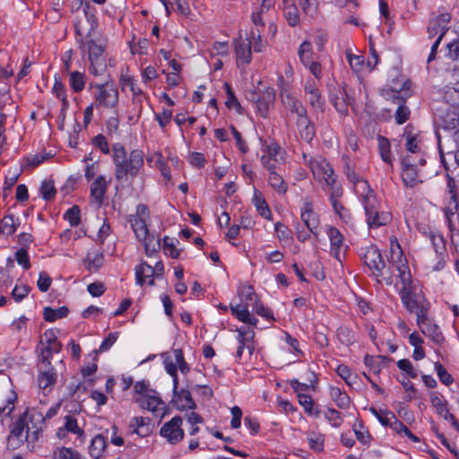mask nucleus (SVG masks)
I'll use <instances>...</instances> for the list:
<instances>
[{"label":"nucleus","mask_w":459,"mask_h":459,"mask_svg":"<svg viewBox=\"0 0 459 459\" xmlns=\"http://www.w3.org/2000/svg\"><path fill=\"white\" fill-rule=\"evenodd\" d=\"M326 233L331 244V254L341 262L342 255H344L347 249L343 236L335 227H329Z\"/></svg>","instance_id":"dca6fc26"},{"label":"nucleus","mask_w":459,"mask_h":459,"mask_svg":"<svg viewBox=\"0 0 459 459\" xmlns=\"http://www.w3.org/2000/svg\"><path fill=\"white\" fill-rule=\"evenodd\" d=\"M274 0H263L256 13L252 14V22L255 26H264V19L266 13L273 6Z\"/></svg>","instance_id":"58836bf2"},{"label":"nucleus","mask_w":459,"mask_h":459,"mask_svg":"<svg viewBox=\"0 0 459 459\" xmlns=\"http://www.w3.org/2000/svg\"><path fill=\"white\" fill-rule=\"evenodd\" d=\"M281 100L284 107L291 113L297 114L298 117L307 116V109L302 102L290 94V91L281 94Z\"/></svg>","instance_id":"393cba45"},{"label":"nucleus","mask_w":459,"mask_h":459,"mask_svg":"<svg viewBox=\"0 0 459 459\" xmlns=\"http://www.w3.org/2000/svg\"><path fill=\"white\" fill-rule=\"evenodd\" d=\"M351 183L353 184L355 193L359 196L360 199L365 195H368L374 192L371 189L368 182L360 177H358Z\"/></svg>","instance_id":"864d4df0"},{"label":"nucleus","mask_w":459,"mask_h":459,"mask_svg":"<svg viewBox=\"0 0 459 459\" xmlns=\"http://www.w3.org/2000/svg\"><path fill=\"white\" fill-rule=\"evenodd\" d=\"M23 420H25V421L29 420V424L33 426V428H42L46 420V416L39 409L32 408L25 412Z\"/></svg>","instance_id":"ea45409f"},{"label":"nucleus","mask_w":459,"mask_h":459,"mask_svg":"<svg viewBox=\"0 0 459 459\" xmlns=\"http://www.w3.org/2000/svg\"><path fill=\"white\" fill-rule=\"evenodd\" d=\"M296 124L300 138L307 143H310L316 134V129L307 115L303 117H298Z\"/></svg>","instance_id":"cd10ccee"},{"label":"nucleus","mask_w":459,"mask_h":459,"mask_svg":"<svg viewBox=\"0 0 459 459\" xmlns=\"http://www.w3.org/2000/svg\"><path fill=\"white\" fill-rule=\"evenodd\" d=\"M450 14L448 13H442L439 14L433 13L428 25L429 38H434L442 34V38L447 30V24L450 21Z\"/></svg>","instance_id":"2eb2a0df"},{"label":"nucleus","mask_w":459,"mask_h":459,"mask_svg":"<svg viewBox=\"0 0 459 459\" xmlns=\"http://www.w3.org/2000/svg\"><path fill=\"white\" fill-rule=\"evenodd\" d=\"M251 45L253 44V48L255 52H263L265 48L266 42L262 39L261 31L259 29L254 30L251 31L250 37Z\"/></svg>","instance_id":"338daca9"},{"label":"nucleus","mask_w":459,"mask_h":459,"mask_svg":"<svg viewBox=\"0 0 459 459\" xmlns=\"http://www.w3.org/2000/svg\"><path fill=\"white\" fill-rule=\"evenodd\" d=\"M106 447L107 440L105 437L102 434H98L91 441L89 454L93 459H100Z\"/></svg>","instance_id":"473e14b6"},{"label":"nucleus","mask_w":459,"mask_h":459,"mask_svg":"<svg viewBox=\"0 0 459 459\" xmlns=\"http://www.w3.org/2000/svg\"><path fill=\"white\" fill-rule=\"evenodd\" d=\"M234 48L237 60V65L244 66L251 63V39L249 38L239 37L234 39Z\"/></svg>","instance_id":"4468645a"},{"label":"nucleus","mask_w":459,"mask_h":459,"mask_svg":"<svg viewBox=\"0 0 459 459\" xmlns=\"http://www.w3.org/2000/svg\"><path fill=\"white\" fill-rule=\"evenodd\" d=\"M366 218L367 223L370 229H377L390 223L392 221V214L389 212L380 211L377 209L367 214Z\"/></svg>","instance_id":"a878e982"},{"label":"nucleus","mask_w":459,"mask_h":459,"mask_svg":"<svg viewBox=\"0 0 459 459\" xmlns=\"http://www.w3.org/2000/svg\"><path fill=\"white\" fill-rule=\"evenodd\" d=\"M377 140L381 159L387 164L392 165L393 158L391 154L389 141L383 136H378Z\"/></svg>","instance_id":"8fccbe9b"},{"label":"nucleus","mask_w":459,"mask_h":459,"mask_svg":"<svg viewBox=\"0 0 459 459\" xmlns=\"http://www.w3.org/2000/svg\"><path fill=\"white\" fill-rule=\"evenodd\" d=\"M238 294L241 300L240 304H248V307H252L253 303L258 300L253 287L250 285L240 286L238 290Z\"/></svg>","instance_id":"a18cd8bd"},{"label":"nucleus","mask_w":459,"mask_h":459,"mask_svg":"<svg viewBox=\"0 0 459 459\" xmlns=\"http://www.w3.org/2000/svg\"><path fill=\"white\" fill-rule=\"evenodd\" d=\"M437 118L440 126L446 130L458 128L455 132V141L459 140V108H451L439 106L437 109Z\"/></svg>","instance_id":"6e6552de"},{"label":"nucleus","mask_w":459,"mask_h":459,"mask_svg":"<svg viewBox=\"0 0 459 459\" xmlns=\"http://www.w3.org/2000/svg\"><path fill=\"white\" fill-rule=\"evenodd\" d=\"M57 378V374L51 365V361L47 359L44 362L40 361L39 365V376L38 383L40 389L43 391L49 388V390L55 385Z\"/></svg>","instance_id":"9b49d317"},{"label":"nucleus","mask_w":459,"mask_h":459,"mask_svg":"<svg viewBox=\"0 0 459 459\" xmlns=\"http://www.w3.org/2000/svg\"><path fill=\"white\" fill-rule=\"evenodd\" d=\"M336 335L340 342L349 346L355 342V333L346 326H340L337 329Z\"/></svg>","instance_id":"052dcab7"},{"label":"nucleus","mask_w":459,"mask_h":459,"mask_svg":"<svg viewBox=\"0 0 459 459\" xmlns=\"http://www.w3.org/2000/svg\"><path fill=\"white\" fill-rule=\"evenodd\" d=\"M113 161L116 178L119 181H126L129 177H136L143 168V152L140 150H133L127 154L125 147L117 143L113 146Z\"/></svg>","instance_id":"f03ea898"},{"label":"nucleus","mask_w":459,"mask_h":459,"mask_svg":"<svg viewBox=\"0 0 459 459\" xmlns=\"http://www.w3.org/2000/svg\"><path fill=\"white\" fill-rule=\"evenodd\" d=\"M268 181L270 186L279 193H286L288 187L282 177L275 172L274 169L269 170Z\"/></svg>","instance_id":"09e8293b"},{"label":"nucleus","mask_w":459,"mask_h":459,"mask_svg":"<svg viewBox=\"0 0 459 459\" xmlns=\"http://www.w3.org/2000/svg\"><path fill=\"white\" fill-rule=\"evenodd\" d=\"M362 259L378 281H384L386 285L394 284L393 272L390 267H386L380 251L376 247H367L362 254Z\"/></svg>","instance_id":"20e7f679"},{"label":"nucleus","mask_w":459,"mask_h":459,"mask_svg":"<svg viewBox=\"0 0 459 459\" xmlns=\"http://www.w3.org/2000/svg\"><path fill=\"white\" fill-rule=\"evenodd\" d=\"M417 325L419 326L420 332L431 339L437 344H440L445 341V337L439 329V327L429 320V316L422 318V321H418Z\"/></svg>","instance_id":"6ab92c4d"},{"label":"nucleus","mask_w":459,"mask_h":459,"mask_svg":"<svg viewBox=\"0 0 459 459\" xmlns=\"http://www.w3.org/2000/svg\"><path fill=\"white\" fill-rule=\"evenodd\" d=\"M301 220L309 232L317 236L316 230L319 225V220L316 213L313 211V205L309 201H305L303 204L301 208Z\"/></svg>","instance_id":"412c9836"},{"label":"nucleus","mask_w":459,"mask_h":459,"mask_svg":"<svg viewBox=\"0 0 459 459\" xmlns=\"http://www.w3.org/2000/svg\"><path fill=\"white\" fill-rule=\"evenodd\" d=\"M332 193L330 195V201L332 204V206L336 213L339 214L341 218H344L345 214L342 213V211H344L343 206L342 204L337 200V197L341 196L342 194V187L339 186H334L331 187Z\"/></svg>","instance_id":"3c124183"},{"label":"nucleus","mask_w":459,"mask_h":459,"mask_svg":"<svg viewBox=\"0 0 459 459\" xmlns=\"http://www.w3.org/2000/svg\"><path fill=\"white\" fill-rule=\"evenodd\" d=\"M305 161L309 165L313 176L319 181H324L327 186L333 187L335 185V178L333 169L329 162L323 157H310L307 159L306 154L303 155Z\"/></svg>","instance_id":"423d86ee"},{"label":"nucleus","mask_w":459,"mask_h":459,"mask_svg":"<svg viewBox=\"0 0 459 459\" xmlns=\"http://www.w3.org/2000/svg\"><path fill=\"white\" fill-rule=\"evenodd\" d=\"M108 189L107 180L104 176H99L91 186V195L98 205H101Z\"/></svg>","instance_id":"c85d7f7f"},{"label":"nucleus","mask_w":459,"mask_h":459,"mask_svg":"<svg viewBox=\"0 0 459 459\" xmlns=\"http://www.w3.org/2000/svg\"><path fill=\"white\" fill-rule=\"evenodd\" d=\"M387 267H390L393 272L394 283L404 282L412 278L407 259L401 247H396L394 250L390 251V260Z\"/></svg>","instance_id":"39448f33"},{"label":"nucleus","mask_w":459,"mask_h":459,"mask_svg":"<svg viewBox=\"0 0 459 459\" xmlns=\"http://www.w3.org/2000/svg\"><path fill=\"white\" fill-rule=\"evenodd\" d=\"M283 12L290 26H296L299 22V11L294 4H288L285 2Z\"/></svg>","instance_id":"603ef678"},{"label":"nucleus","mask_w":459,"mask_h":459,"mask_svg":"<svg viewBox=\"0 0 459 459\" xmlns=\"http://www.w3.org/2000/svg\"><path fill=\"white\" fill-rule=\"evenodd\" d=\"M64 426L69 433H73L76 435L77 440L80 444H82L85 440V432L84 430L78 425L77 420L71 415H67L64 419Z\"/></svg>","instance_id":"4c0bfd02"},{"label":"nucleus","mask_w":459,"mask_h":459,"mask_svg":"<svg viewBox=\"0 0 459 459\" xmlns=\"http://www.w3.org/2000/svg\"><path fill=\"white\" fill-rule=\"evenodd\" d=\"M20 223V219L15 218L13 214L5 215L0 221V234L7 237L12 236L17 230Z\"/></svg>","instance_id":"72a5a7b5"},{"label":"nucleus","mask_w":459,"mask_h":459,"mask_svg":"<svg viewBox=\"0 0 459 459\" xmlns=\"http://www.w3.org/2000/svg\"><path fill=\"white\" fill-rule=\"evenodd\" d=\"M412 126L408 125L404 129L403 136L406 139V149L412 153L417 152L419 148V140L417 134H413Z\"/></svg>","instance_id":"de8ad7c7"},{"label":"nucleus","mask_w":459,"mask_h":459,"mask_svg":"<svg viewBox=\"0 0 459 459\" xmlns=\"http://www.w3.org/2000/svg\"><path fill=\"white\" fill-rule=\"evenodd\" d=\"M104 263L102 252L88 253L84 259V265L91 272L98 271Z\"/></svg>","instance_id":"c03bdc74"},{"label":"nucleus","mask_w":459,"mask_h":459,"mask_svg":"<svg viewBox=\"0 0 459 459\" xmlns=\"http://www.w3.org/2000/svg\"><path fill=\"white\" fill-rule=\"evenodd\" d=\"M255 333L248 327H241L238 330L237 341L238 342L236 357L241 359L244 350L247 349L248 355L251 356L255 348L253 340Z\"/></svg>","instance_id":"f3484780"},{"label":"nucleus","mask_w":459,"mask_h":459,"mask_svg":"<svg viewBox=\"0 0 459 459\" xmlns=\"http://www.w3.org/2000/svg\"><path fill=\"white\" fill-rule=\"evenodd\" d=\"M360 200L363 204L366 215L380 208V203L374 192L368 195H365Z\"/></svg>","instance_id":"680f3d73"},{"label":"nucleus","mask_w":459,"mask_h":459,"mask_svg":"<svg viewBox=\"0 0 459 459\" xmlns=\"http://www.w3.org/2000/svg\"><path fill=\"white\" fill-rule=\"evenodd\" d=\"M226 95H227V100L225 102L226 106L229 108H235L238 113H241V105L238 102V99L236 98L232 89L230 88V84L228 82L224 83Z\"/></svg>","instance_id":"0e129e2a"},{"label":"nucleus","mask_w":459,"mask_h":459,"mask_svg":"<svg viewBox=\"0 0 459 459\" xmlns=\"http://www.w3.org/2000/svg\"><path fill=\"white\" fill-rule=\"evenodd\" d=\"M82 47L87 48L90 73L94 76L103 75L107 69L106 58L104 56L107 48L106 39L101 38L87 39L82 44Z\"/></svg>","instance_id":"7ed1b4c3"},{"label":"nucleus","mask_w":459,"mask_h":459,"mask_svg":"<svg viewBox=\"0 0 459 459\" xmlns=\"http://www.w3.org/2000/svg\"><path fill=\"white\" fill-rule=\"evenodd\" d=\"M69 83L74 91H75V92L82 91L85 86L84 74L78 71L70 73Z\"/></svg>","instance_id":"5fc2aeb1"},{"label":"nucleus","mask_w":459,"mask_h":459,"mask_svg":"<svg viewBox=\"0 0 459 459\" xmlns=\"http://www.w3.org/2000/svg\"><path fill=\"white\" fill-rule=\"evenodd\" d=\"M255 333L248 327H241L238 330L237 341L238 342L236 357L241 359L244 350L247 349L248 355L251 356L255 348L253 340Z\"/></svg>","instance_id":"a211bd4d"},{"label":"nucleus","mask_w":459,"mask_h":459,"mask_svg":"<svg viewBox=\"0 0 459 459\" xmlns=\"http://www.w3.org/2000/svg\"><path fill=\"white\" fill-rule=\"evenodd\" d=\"M173 402L177 409L184 411L186 409H195L196 404L194 402L191 393L188 390L181 389L180 391L173 390Z\"/></svg>","instance_id":"bb28decb"},{"label":"nucleus","mask_w":459,"mask_h":459,"mask_svg":"<svg viewBox=\"0 0 459 459\" xmlns=\"http://www.w3.org/2000/svg\"><path fill=\"white\" fill-rule=\"evenodd\" d=\"M403 307L417 316V322L428 316L429 303L422 294L417 280L409 279L404 282H395Z\"/></svg>","instance_id":"f257e3e1"},{"label":"nucleus","mask_w":459,"mask_h":459,"mask_svg":"<svg viewBox=\"0 0 459 459\" xmlns=\"http://www.w3.org/2000/svg\"><path fill=\"white\" fill-rule=\"evenodd\" d=\"M182 418L173 417L169 422H166L160 429V434L170 444H177L183 439L184 430L181 428Z\"/></svg>","instance_id":"1a4fd4ad"},{"label":"nucleus","mask_w":459,"mask_h":459,"mask_svg":"<svg viewBox=\"0 0 459 459\" xmlns=\"http://www.w3.org/2000/svg\"><path fill=\"white\" fill-rule=\"evenodd\" d=\"M148 218V207L145 204H139L136 209V215L131 219V225L138 240L140 238H146V234L149 232L146 224Z\"/></svg>","instance_id":"f8f14e48"},{"label":"nucleus","mask_w":459,"mask_h":459,"mask_svg":"<svg viewBox=\"0 0 459 459\" xmlns=\"http://www.w3.org/2000/svg\"><path fill=\"white\" fill-rule=\"evenodd\" d=\"M299 56L301 63L306 66L313 61V50L310 42L304 41L299 48Z\"/></svg>","instance_id":"6e6d98bb"},{"label":"nucleus","mask_w":459,"mask_h":459,"mask_svg":"<svg viewBox=\"0 0 459 459\" xmlns=\"http://www.w3.org/2000/svg\"><path fill=\"white\" fill-rule=\"evenodd\" d=\"M230 309L232 315L235 316L239 321L249 324L251 325H256L258 320L250 315L248 304H237L235 306L231 304Z\"/></svg>","instance_id":"2f4dec72"},{"label":"nucleus","mask_w":459,"mask_h":459,"mask_svg":"<svg viewBox=\"0 0 459 459\" xmlns=\"http://www.w3.org/2000/svg\"><path fill=\"white\" fill-rule=\"evenodd\" d=\"M324 415L333 428H339L342 424V418L339 411L333 408H328Z\"/></svg>","instance_id":"774afa93"},{"label":"nucleus","mask_w":459,"mask_h":459,"mask_svg":"<svg viewBox=\"0 0 459 459\" xmlns=\"http://www.w3.org/2000/svg\"><path fill=\"white\" fill-rule=\"evenodd\" d=\"M329 395L337 407L341 409H348L350 407L351 400L349 395L339 387L330 386Z\"/></svg>","instance_id":"c9c22d12"},{"label":"nucleus","mask_w":459,"mask_h":459,"mask_svg":"<svg viewBox=\"0 0 459 459\" xmlns=\"http://www.w3.org/2000/svg\"><path fill=\"white\" fill-rule=\"evenodd\" d=\"M398 107L394 112V119L396 124L402 125L405 123L411 115L410 108L404 104V100L400 98L397 94L394 95Z\"/></svg>","instance_id":"79ce46f5"},{"label":"nucleus","mask_w":459,"mask_h":459,"mask_svg":"<svg viewBox=\"0 0 459 459\" xmlns=\"http://www.w3.org/2000/svg\"><path fill=\"white\" fill-rule=\"evenodd\" d=\"M283 161V152L276 143H269L261 157V162L268 170L275 169Z\"/></svg>","instance_id":"9d476101"},{"label":"nucleus","mask_w":459,"mask_h":459,"mask_svg":"<svg viewBox=\"0 0 459 459\" xmlns=\"http://www.w3.org/2000/svg\"><path fill=\"white\" fill-rule=\"evenodd\" d=\"M308 96V102L311 106V108L318 112H322L324 110L325 107V99L323 98L320 91H314L313 93L307 94Z\"/></svg>","instance_id":"e2e57ef3"},{"label":"nucleus","mask_w":459,"mask_h":459,"mask_svg":"<svg viewBox=\"0 0 459 459\" xmlns=\"http://www.w3.org/2000/svg\"><path fill=\"white\" fill-rule=\"evenodd\" d=\"M370 412L379 420V422L385 427H390L392 429L394 426V421H398V419L394 413L388 410H377L374 407L369 409Z\"/></svg>","instance_id":"f704fd0d"},{"label":"nucleus","mask_w":459,"mask_h":459,"mask_svg":"<svg viewBox=\"0 0 459 459\" xmlns=\"http://www.w3.org/2000/svg\"><path fill=\"white\" fill-rule=\"evenodd\" d=\"M440 106L459 108V82L455 86H446L443 91V101Z\"/></svg>","instance_id":"7c9ffc66"},{"label":"nucleus","mask_w":459,"mask_h":459,"mask_svg":"<svg viewBox=\"0 0 459 459\" xmlns=\"http://www.w3.org/2000/svg\"><path fill=\"white\" fill-rule=\"evenodd\" d=\"M26 425L27 423L23 419H19L15 422L10 435L8 436L7 442L9 447H11L12 449H16L24 442Z\"/></svg>","instance_id":"5701e85b"},{"label":"nucleus","mask_w":459,"mask_h":459,"mask_svg":"<svg viewBox=\"0 0 459 459\" xmlns=\"http://www.w3.org/2000/svg\"><path fill=\"white\" fill-rule=\"evenodd\" d=\"M429 397L432 406L435 407L437 412L445 419L449 414L446 401L437 392L430 393Z\"/></svg>","instance_id":"37998d69"},{"label":"nucleus","mask_w":459,"mask_h":459,"mask_svg":"<svg viewBox=\"0 0 459 459\" xmlns=\"http://www.w3.org/2000/svg\"><path fill=\"white\" fill-rule=\"evenodd\" d=\"M275 100V93L273 88H267L261 92L255 100V105L258 112L262 117H265L270 108L273 106Z\"/></svg>","instance_id":"b1692460"},{"label":"nucleus","mask_w":459,"mask_h":459,"mask_svg":"<svg viewBox=\"0 0 459 459\" xmlns=\"http://www.w3.org/2000/svg\"><path fill=\"white\" fill-rule=\"evenodd\" d=\"M68 314V309L65 307H61L57 309H53L51 307L44 308V319L48 322H54L58 318L65 317Z\"/></svg>","instance_id":"4d7b16f0"},{"label":"nucleus","mask_w":459,"mask_h":459,"mask_svg":"<svg viewBox=\"0 0 459 459\" xmlns=\"http://www.w3.org/2000/svg\"><path fill=\"white\" fill-rule=\"evenodd\" d=\"M154 275V268L148 264L146 262H142L138 266L135 268V282L138 285H143L145 281L148 279V283L150 285L154 284L153 280Z\"/></svg>","instance_id":"c756f323"},{"label":"nucleus","mask_w":459,"mask_h":459,"mask_svg":"<svg viewBox=\"0 0 459 459\" xmlns=\"http://www.w3.org/2000/svg\"><path fill=\"white\" fill-rule=\"evenodd\" d=\"M95 103L107 108H115L118 102V91L109 83L95 84Z\"/></svg>","instance_id":"0eeeda50"},{"label":"nucleus","mask_w":459,"mask_h":459,"mask_svg":"<svg viewBox=\"0 0 459 459\" xmlns=\"http://www.w3.org/2000/svg\"><path fill=\"white\" fill-rule=\"evenodd\" d=\"M139 241L143 242L147 256H152L160 249V238L150 232L146 234V238H140Z\"/></svg>","instance_id":"a19ab883"},{"label":"nucleus","mask_w":459,"mask_h":459,"mask_svg":"<svg viewBox=\"0 0 459 459\" xmlns=\"http://www.w3.org/2000/svg\"><path fill=\"white\" fill-rule=\"evenodd\" d=\"M134 401L143 409L148 410L152 413H162L165 403L160 397L159 394L153 390L145 396H134Z\"/></svg>","instance_id":"ddd939ff"},{"label":"nucleus","mask_w":459,"mask_h":459,"mask_svg":"<svg viewBox=\"0 0 459 459\" xmlns=\"http://www.w3.org/2000/svg\"><path fill=\"white\" fill-rule=\"evenodd\" d=\"M298 401L307 414L319 416L320 411L317 409H314V402L310 395L305 394H299Z\"/></svg>","instance_id":"13d9d810"},{"label":"nucleus","mask_w":459,"mask_h":459,"mask_svg":"<svg viewBox=\"0 0 459 459\" xmlns=\"http://www.w3.org/2000/svg\"><path fill=\"white\" fill-rule=\"evenodd\" d=\"M458 209V204L456 202V194L455 190L452 188L449 190V203L448 205L445 209V215L447 221V224L451 229L453 226L452 218L455 216L456 211Z\"/></svg>","instance_id":"49530a36"},{"label":"nucleus","mask_w":459,"mask_h":459,"mask_svg":"<svg viewBox=\"0 0 459 459\" xmlns=\"http://www.w3.org/2000/svg\"><path fill=\"white\" fill-rule=\"evenodd\" d=\"M62 345L60 342H53L51 344H47L46 347H43L40 352V361L44 362L45 359L50 361V359L53 353H58L61 351Z\"/></svg>","instance_id":"69168bd1"},{"label":"nucleus","mask_w":459,"mask_h":459,"mask_svg":"<svg viewBox=\"0 0 459 459\" xmlns=\"http://www.w3.org/2000/svg\"><path fill=\"white\" fill-rule=\"evenodd\" d=\"M402 166V179L407 186L413 187L421 182L419 178L416 167L411 162L410 157L403 159Z\"/></svg>","instance_id":"4be33fe9"},{"label":"nucleus","mask_w":459,"mask_h":459,"mask_svg":"<svg viewBox=\"0 0 459 459\" xmlns=\"http://www.w3.org/2000/svg\"><path fill=\"white\" fill-rule=\"evenodd\" d=\"M330 101L337 112L342 115H347L349 107L352 105L353 100L349 97L345 89L338 88L331 93Z\"/></svg>","instance_id":"aec40b11"},{"label":"nucleus","mask_w":459,"mask_h":459,"mask_svg":"<svg viewBox=\"0 0 459 459\" xmlns=\"http://www.w3.org/2000/svg\"><path fill=\"white\" fill-rule=\"evenodd\" d=\"M253 204L255 205L257 212L266 220H272V213L268 207V204L264 198L262 193L255 190L254 196L252 199Z\"/></svg>","instance_id":"e433bc0d"},{"label":"nucleus","mask_w":459,"mask_h":459,"mask_svg":"<svg viewBox=\"0 0 459 459\" xmlns=\"http://www.w3.org/2000/svg\"><path fill=\"white\" fill-rule=\"evenodd\" d=\"M346 58L350 64L351 68L357 74L360 73L364 67H366L364 57L362 56L353 55L351 51L347 50Z\"/></svg>","instance_id":"bf43d9fd"}]
</instances>
